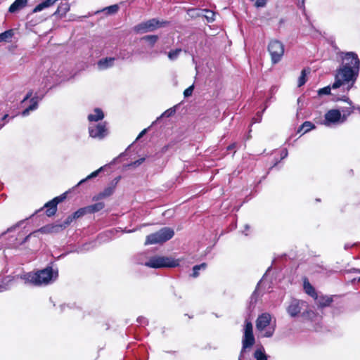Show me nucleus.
Listing matches in <instances>:
<instances>
[{"label":"nucleus","mask_w":360,"mask_h":360,"mask_svg":"<svg viewBox=\"0 0 360 360\" xmlns=\"http://www.w3.org/2000/svg\"><path fill=\"white\" fill-rule=\"evenodd\" d=\"M249 226L248 225L245 226V229H248Z\"/></svg>","instance_id":"obj_50"},{"label":"nucleus","mask_w":360,"mask_h":360,"mask_svg":"<svg viewBox=\"0 0 360 360\" xmlns=\"http://www.w3.org/2000/svg\"><path fill=\"white\" fill-rule=\"evenodd\" d=\"M114 186L107 187L94 198L96 200H99L110 196L114 193Z\"/></svg>","instance_id":"obj_18"},{"label":"nucleus","mask_w":360,"mask_h":360,"mask_svg":"<svg viewBox=\"0 0 360 360\" xmlns=\"http://www.w3.org/2000/svg\"><path fill=\"white\" fill-rule=\"evenodd\" d=\"M89 133V136L94 139H103L108 134L105 123H90Z\"/></svg>","instance_id":"obj_9"},{"label":"nucleus","mask_w":360,"mask_h":360,"mask_svg":"<svg viewBox=\"0 0 360 360\" xmlns=\"http://www.w3.org/2000/svg\"><path fill=\"white\" fill-rule=\"evenodd\" d=\"M314 299L316 302V304L320 307H325L329 306L333 301V300L330 297L326 296V295H319V296L318 295H316L314 297Z\"/></svg>","instance_id":"obj_13"},{"label":"nucleus","mask_w":360,"mask_h":360,"mask_svg":"<svg viewBox=\"0 0 360 360\" xmlns=\"http://www.w3.org/2000/svg\"><path fill=\"white\" fill-rule=\"evenodd\" d=\"M203 11L205 13L204 16L206 18V20H207V22H212L214 21V20H215V18H214L215 13L214 12H213L212 11H210V10H207V9H205V10H203Z\"/></svg>","instance_id":"obj_28"},{"label":"nucleus","mask_w":360,"mask_h":360,"mask_svg":"<svg viewBox=\"0 0 360 360\" xmlns=\"http://www.w3.org/2000/svg\"><path fill=\"white\" fill-rule=\"evenodd\" d=\"M206 268V264L205 263H202L200 265H195L193 268V274H192V276L194 277V278H196L199 275V271L200 269H205Z\"/></svg>","instance_id":"obj_29"},{"label":"nucleus","mask_w":360,"mask_h":360,"mask_svg":"<svg viewBox=\"0 0 360 360\" xmlns=\"http://www.w3.org/2000/svg\"><path fill=\"white\" fill-rule=\"evenodd\" d=\"M162 23L158 20L153 18L146 22L140 23L134 27V30L140 33H146L152 32L155 29L160 27Z\"/></svg>","instance_id":"obj_10"},{"label":"nucleus","mask_w":360,"mask_h":360,"mask_svg":"<svg viewBox=\"0 0 360 360\" xmlns=\"http://www.w3.org/2000/svg\"><path fill=\"white\" fill-rule=\"evenodd\" d=\"M144 160H145L144 158H140L139 160L135 161L134 162V165H136V166L142 164L144 162Z\"/></svg>","instance_id":"obj_39"},{"label":"nucleus","mask_w":360,"mask_h":360,"mask_svg":"<svg viewBox=\"0 0 360 360\" xmlns=\"http://www.w3.org/2000/svg\"><path fill=\"white\" fill-rule=\"evenodd\" d=\"M304 305V302L292 300L287 307V312L291 317H295L300 313Z\"/></svg>","instance_id":"obj_11"},{"label":"nucleus","mask_w":360,"mask_h":360,"mask_svg":"<svg viewBox=\"0 0 360 360\" xmlns=\"http://www.w3.org/2000/svg\"><path fill=\"white\" fill-rule=\"evenodd\" d=\"M65 197H66L65 193H63V195H61L60 196L56 197L52 200H56V202H57V205H58L59 202H62L65 198Z\"/></svg>","instance_id":"obj_37"},{"label":"nucleus","mask_w":360,"mask_h":360,"mask_svg":"<svg viewBox=\"0 0 360 360\" xmlns=\"http://www.w3.org/2000/svg\"><path fill=\"white\" fill-rule=\"evenodd\" d=\"M331 87L330 86H327L326 87L321 88L318 91L319 95H328L330 93Z\"/></svg>","instance_id":"obj_34"},{"label":"nucleus","mask_w":360,"mask_h":360,"mask_svg":"<svg viewBox=\"0 0 360 360\" xmlns=\"http://www.w3.org/2000/svg\"><path fill=\"white\" fill-rule=\"evenodd\" d=\"M56 0H46L42 3L37 5L33 10L34 13L39 12L43 9L53 6L56 3Z\"/></svg>","instance_id":"obj_17"},{"label":"nucleus","mask_w":360,"mask_h":360,"mask_svg":"<svg viewBox=\"0 0 360 360\" xmlns=\"http://www.w3.org/2000/svg\"><path fill=\"white\" fill-rule=\"evenodd\" d=\"M181 49H176L175 50L170 51L167 54L169 59L170 60H176L177 58L179 57V54L181 53Z\"/></svg>","instance_id":"obj_27"},{"label":"nucleus","mask_w":360,"mask_h":360,"mask_svg":"<svg viewBox=\"0 0 360 360\" xmlns=\"http://www.w3.org/2000/svg\"><path fill=\"white\" fill-rule=\"evenodd\" d=\"M314 128V125L310 122H304L300 127L299 131H303V133H307L311 129Z\"/></svg>","instance_id":"obj_25"},{"label":"nucleus","mask_w":360,"mask_h":360,"mask_svg":"<svg viewBox=\"0 0 360 360\" xmlns=\"http://www.w3.org/2000/svg\"><path fill=\"white\" fill-rule=\"evenodd\" d=\"M146 131V129L143 130V131L140 133V134L139 135L138 139H139V138H140L141 136H143V134H145Z\"/></svg>","instance_id":"obj_44"},{"label":"nucleus","mask_w":360,"mask_h":360,"mask_svg":"<svg viewBox=\"0 0 360 360\" xmlns=\"http://www.w3.org/2000/svg\"><path fill=\"white\" fill-rule=\"evenodd\" d=\"M256 328L262 336L270 338L275 331V323H271V316L269 313H263L256 321Z\"/></svg>","instance_id":"obj_3"},{"label":"nucleus","mask_w":360,"mask_h":360,"mask_svg":"<svg viewBox=\"0 0 360 360\" xmlns=\"http://www.w3.org/2000/svg\"><path fill=\"white\" fill-rule=\"evenodd\" d=\"M13 229H14V228H13V227H12V228H9V229H8L7 232L11 231V230H13Z\"/></svg>","instance_id":"obj_47"},{"label":"nucleus","mask_w":360,"mask_h":360,"mask_svg":"<svg viewBox=\"0 0 360 360\" xmlns=\"http://www.w3.org/2000/svg\"><path fill=\"white\" fill-rule=\"evenodd\" d=\"M268 51L274 64L278 63L284 54V46L278 40H271L268 45Z\"/></svg>","instance_id":"obj_8"},{"label":"nucleus","mask_w":360,"mask_h":360,"mask_svg":"<svg viewBox=\"0 0 360 360\" xmlns=\"http://www.w3.org/2000/svg\"><path fill=\"white\" fill-rule=\"evenodd\" d=\"M287 155H288V151L285 149L283 150L282 153H281L282 158H285Z\"/></svg>","instance_id":"obj_42"},{"label":"nucleus","mask_w":360,"mask_h":360,"mask_svg":"<svg viewBox=\"0 0 360 360\" xmlns=\"http://www.w3.org/2000/svg\"><path fill=\"white\" fill-rule=\"evenodd\" d=\"M350 271L357 272L360 274V269H352Z\"/></svg>","instance_id":"obj_43"},{"label":"nucleus","mask_w":360,"mask_h":360,"mask_svg":"<svg viewBox=\"0 0 360 360\" xmlns=\"http://www.w3.org/2000/svg\"><path fill=\"white\" fill-rule=\"evenodd\" d=\"M44 207L46 208V214L48 217L53 216L57 211V202L56 200H51L45 204Z\"/></svg>","instance_id":"obj_14"},{"label":"nucleus","mask_w":360,"mask_h":360,"mask_svg":"<svg viewBox=\"0 0 360 360\" xmlns=\"http://www.w3.org/2000/svg\"><path fill=\"white\" fill-rule=\"evenodd\" d=\"M179 265V259L170 257L155 256L145 263V266L150 268H173Z\"/></svg>","instance_id":"obj_4"},{"label":"nucleus","mask_w":360,"mask_h":360,"mask_svg":"<svg viewBox=\"0 0 360 360\" xmlns=\"http://www.w3.org/2000/svg\"><path fill=\"white\" fill-rule=\"evenodd\" d=\"M104 117V114L103 111L99 108H96L93 114H89L88 115L89 121L92 123L93 122H98L99 120H103Z\"/></svg>","instance_id":"obj_15"},{"label":"nucleus","mask_w":360,"mask_h":360,"mask_svg":"<svg viewBox=\"0 0 360 360\" xmlns=\"http://www.w3.org/2000/svg\"><path fill=\"white\" fill-rule=\"evenodd\" d=\"M37 107L38 101L36 100L35 98H32L31 99V105L22 112V115L24 117L27 116L30 111L36 110Z\"/></svg>","instance_id":"obj_20"},{"label":"nucleus","mask_w":360,"mask_h":360,"mask_svg":"<svg viewBox=\"0 0 360 360\" xmlns=\"http://www.w3.org/2000/svg\"><path fill=\"white\" fill-rule=\"evenodd\" d=\"M103 170V167H100L98 169L93 172L91 174H90L89 175H88L85 179H82L78 185H80L82 184H83L84 182H85L86 181L89 180V179H93L94 177H96L98 174Z\"/></svg>","instance_id":"obj_26"},{"label":"nucleus","mask_w":360,"mask_h":360,"mask_svg":"<svg viewBox=\"0 0 360 360\" xmlns=\"http://www.w3.org/2000/svg\"><path fill=\"white\" fill-rule=\"evenodd\" d=\"M119 7L117 5H112L105 8L104 10L109 14H113L117 12Z\"/></svg>","instance_id":"obj_33"},{"label":"nucleus","mask_w":360,"mask_h":360,"mask_svg":"<svg viewBox=\"0 0 360 360\" xmlns=\"http://www.w3.org/2000/svg\"><path fill=\"white\" fill-rule=\"evenodd\" d=\"M304 4V0L302 1V4Z\"/></svg>","instance_id":"obj_51"},{"label":"nucleus","mask_w":360,"mask_h":360,"mask_svg":"<svg viewBox=\"0 0 360 360\" xmlns=\"http://www.w3.org/2000/svg\"><path fill=\"white\" fill-rule=\"evenodd\" d=\"M235 148V144H232L228 147V150H232Z\"/></svg>","instance_id":"obj_45"},{"label":"nucleus","mask_w":360,"mask_h":360,"mask_svg":"<svg viewBox=\"0 0 360 360\" xmlns=\"http://www.w3.org/2000/svg\"><path fill=\"white\" fill-rule=\"evenodd\" d=\"M174 235V231L169 227H164L156 233L148 235L146 237L145 245H153L163 243L171 239Z\"/></svg>","instance_id":"obj_5"},{"label":"nucleus","mask_w":360,"mask_h":360,"mask_svg":"<svg viewBox=\"0 0 360 360\" xmlns=\"http://www.w3.org/2000/svg\"><path fill=\"white\" fill-rule=\"evenodd\" d=\"M32 95V91H30L27 94V95L25 96V97L23 98L22 100V102L25 101L26 100H27L28 98H30Z\"/></svg>","instance_id":"obj_40"},{"label":"nucleus","mask_w":360,"mask_h":360,"mask_svg":"<svg viewBox=\"0 0 360 360\" xmlns=\"http://www.w3.org/2000/svg\"><path fill=\"white\" fill-rule=\"evenodd\" d=\"M14 35V32L13 30H6L0 34V42H6L9 41Z\"/></svg>","instance_id":"obj_22"},{"label":"nucleus","mask_w":360,"mask_h":360,"mask_svg":"<svg viewBox=\"0 0 360 360\" xmlns=\"http://www.w3.org/2000/svg\"><path fill=\"white\" fill-rule=\"evenodd\" d=\"M175 110H173V109H169L167 110H166L165 112H164L162 115V117H169L171 116L173 113H174Z\"/></svg>","instance_id":"obj_36"},{"label":"nucleus","mask_w":360,"mask_h":360,"mask_svg":"<svg viewBox=\"0 0 360 360\" xmlns=\"http://www.w3.org/2000/svg\"><path fill=\"white\" fill-rule=\"evenodd\" d=\"M255 338L252 331V324L250 321H245L244 334L243 337V347L238 360H241L245 349L251 347L255 344Z\"/></svg>","instance_id":"obj_7"},{"label":"nucleus","mask_w":360,"mask_h":360,"mask_svg":"<svg viewBox=\"0 0 360 360\" xmlns=\"http://www.w3.org/2000/svg\"><path fill=\"white\" fill-rule=\"evenodd\" d=\"M358 281H359V282H360V277L358 278Z\"/></svg>","instance_id":"obj_52"},{"label":"nucleus","mask_w":360,"mask_h":360,"mask_svg":"<svg viewBox=\"0 0 360 360\" xmlns=\"http://www.w3.org/2000/svg\"><path fill=\"white\" fill-rule=\"evenodd\" d=\"M58 277V271H54L51 267H46L44 269L35 273L30 272L23 275L22 278L26 283L34 285H47Z\"/></svg>","instance_id":"obj_2"},{"label":"nucleus","mask_w":360,"mask_h":360,"mask_svg":"<svg viewBox=\"0 0 360 360\" xmlns=\"http://www.w3.org/2000/svg\"><path fill=\"white\" fill-rule=\"evenodd\" d=\"M306 72L305 70H303L301 72V75L298 79V86H302L306 82Z\"/></svg>","instance_id":"obj_32"},{"label":"nucleus","mask_w":360,"mask_h":360,"mask_svg":"<svg viewBox=\"0 0 360 360\" xmlns=\"http://www.w3.org/2000/svg\"><path fill=\"white\" fill-rule=\"evenodd\" d=\"M304 290L307 294L314 298L317 295L314 287L307 280L304 281Z\"/></svg>","instance_id":"obj_21"},{"label":"nucleus","mask_w":360,"mask_h":360,"mask_svg":"<svg viewBox=\"0 0 360 360\" xmlns=\"http://www.w3.org/2000/svg\"><path fill=\"white\" fill-rule=\"evenodd\" d=\"M342 63L337 69L333 89L346 86L349 90L355 83L360 70V60L354 52H345L340 54Z\"/></svg>","instance_id":"obj_1"},{"label":"nucleus","mask_w":360,"mask_h":360,"mask_svg":"<svg viewBox=\"0 0 360 360\" xmlns=\"http://www.w3.org/2000/svg\"><path fill=\"white\" fill-rule=\"evenodd\" d=\"M193 88H194V86L191 85L189 87H188L186 89H185V91L184 92V96L188 97V96H191V94L193 91Z\"/></svg>","instance_id":"obj_35"},{"label":"nucleus","mask_w":360,"mask_h":360,"mask_svg":"<svg viewBox=\"0 0 360 360\" xmlns=\"http://www.w3.org/2000/svg\"><path fill=\"white\" fill-rule=\"evenodd\" d=\"M255 5L257 7H263L266 5V1L265 0H257Z\"/></svg>","instance_id":"obj_38"},{"label":"nucleus","mask_w":360,"mask_h":360,"mask_svg":"<svg viewBox=\"0 0 360 360\" xmlns=\"http://www.w3.org/2000/svg\"><path fill=\"white\" fill-rule=\"evenodd\" d=\"M115 58L109 57L102 58L98 60L97 63L98 69L100 70H104L114 65Z\"/></svg>","instance_id":"obj_12"},{"label":"nucleus","mask_w":360,"mask_h":360,"mask_svg":"<svg viewBox=\"0 0 360 360\" xmlns=\"http://www.w3.org/2000/svg\"><path fill=\"white\" fill-rule=\"evenodd\" d=\"M142 39L148 41L151 46H153L158 41V37L157 35H146Z\"/></svg>","instance_id":"obj_31"},{"label":"nucleus","mask_w":360,"mask_h":360,"mask_svg":"<svg viewBox=\"0 0 360 360\" xmlns=\"http://www.w3.org/2000/svg\"><path fill=\"white\" fill-rule=\"evenodd\" d=\"M32 95V91H30L27 94V95L25 96V97L23 98L22 100V102L25 101L26 100H27L28 98H30Z\"/></svg>","instance_id":"obj_41"},{"label":"nucleus","mask_w":360,"mask_h":360,"mask_svg":"<svg viewBox=\"0 0 360 360\" xmlns=\"http://www.w3.org/2000/svg\"><path fill=\"white\" fill-rule=\"evenodd\" d=\"M104 203L98 202L86 207L89 213H94L101 210L104 207Z\"/></svg>","instance_id":"obj_24"},{"label":"nucleus","mask_w":360,"mask_h":360,"mask_svg":"<svg viewBox=\"0 0 360 360\" xmlns=\"http://www.w3.org/2000/svg\"><path fill=\"white\" fill-rule=\"evenodd\" d=\"M254 357L256 360H267L268 356L265 354L264 347L258 348L254 353Z\"/></svg>","instance_id":"obj_23"},{"label":"nucleus","mask_w":360,"mask_h":360,"mask_svg":"<svg viewBox=\"0 0 360 360\" xmlns=\"http://www.w3.org/2000/svg\"><path fill=\"white\" fill-rule=\"evenodd\" d=\"M89 213L86 207H82L74 212L72 218L77 219Z\"/></svg>","instance_id":"obj_30"},{"label":"nucleus","mask_w":360,"mask_h":360,"mask_svg":"<svg viewBox=\"0 0 360 360\" xmlns=\"http://www.w3.org/2000/svg\"><path fill=\"white\" fill-rule=\"evenodd\" d=\"M70 10V5L67 3L60 4L54 15H60V17H63Z\"/></svg>","instance_id":"obj_19"},{"label":"nucleus","mask_w":360,"mask_h":360,"mask_svg":"<svg viewBox=\"0 0 360 360\" xmlns=\"http://www.w3.org/2000/svg\"><path fill=\"white\" fill-rule=\"evenodd\" d=\"M70 223V220L68 219L65 224V225L64 226V227H65L66 225H68Z\"/></svg>","instance_id":"obj_46"},{"label":"nucleus","mask_w":360,"mask_h":360,"mask_svg":"<svg viewBox=\"0 0 360 360\" xmlns=\"http://www.w3.org/2000/svg\"><path fill=\"white\" fill-rule=\"evenodd\" d=\"M56 227H57V228H58V227H60V228H61V229H62V228H63V226H62V225H60V226H57Z\"/></svg>","instance_id":"obj_49"},{"label":"nucleus","mask_w":360,"mask_h":360,"mask_svg":"<svg viewBox=\"0 0 360 360\" xmlns=\"http://www.w3.org/2000/svg\"><path fill=\"white\" fill-rule=\"evenodd\" d=\"M8 117V115H5L3 117V119H6V117Z\"/></svg>","instance_id":"obj_48"},{"label":"nucleus","mask_w":360,"mask_h":360,"mask_svg":"<svg viewBox=\"0 0 360 360\" xmlns=\"http://www.w3.org/2000/svg\"><path fill=\"white\" fill-rule=\"evenodd\" d=\"M27 0H15L9 7L10 13H15V11L22 8L26 6Z\"/></svg>","instance_id":"obj_16"},{"label":"nucleus","mask_w":360,"mask_h":360,"mask_svg":"<svg viewBox=\"0 0 360 360\" xmlns=\"http://www.w3.org/2000/svg\"><path fill=\"white\" fill-rule=\"evenodd\" d=\"M344 113L343 115L341 114V111L338 109H331L328 110L324 115V120L323 121V124L326 127H330L334 124H337L339 123H342L346 120V112L347 115H349L352 110H349L347 111L342 110Z\"/></svg>","instance_id":"obj_6"}]
</instances>
